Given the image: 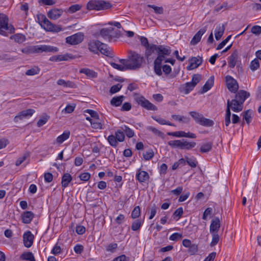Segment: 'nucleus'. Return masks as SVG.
<instances>
[{
  "instance_id": "obj_58",
  "label": "nucleus",
  "mask_w": 261,
  "mask_h": 261,
  "mask_svg": "<svg viewBox=\"0 0 261 261\" xmlns=\"http://www.w3.org/2000/svg\"><path fill=\"white\" fill-rule=\"evenodd\" d=\"M167 169L168 166L166 164L163 163L161 164L159 168L160 175L164 176L166 174Z\"/></svg>"
},
{
  "instance_id": "obj_54",
  "label": "nucleus",
  "mask_w": 261,
  "mask_h": 261,
  "mask_svg": "<svg viewBox=\"0 0 261 261\" xmlns=\"http://www.w3.org/2000/svg\"><path fill=\"white\" fill-rule=\"evenodd\" d=\"M168 135L178 138L185 137L186 132L184 131H177L168 133Z\"/></svg>"
},
{
  "instance_id": "obj_20",
  "label": "nucleus",
  "mask_w": 261,
  "mask_h": 261,
  "mask_svg": "<svg viewBox=\"0 0 261 261\" xmlns=\"http://www.w3.org/2000/svg\"><path fill=\"white\" fill-rule=\"evenodd\" d=\"M63 14L61 9L54 8L49 10L47 13V16L51 19L56 20L59 18Z\"/></svg>"
},
{
  "instance_id": "obj_57",
  "label": "nucleus",
  "mask_w": 261,
  "mask_h": 261,
  "mask_svg": "<svg viewBox=\"0 0 261 261\" xmlns=\"http://www.w3.org/2000/svg\"><path fill=\"white\" fill-rule=\"evenodd\" d=\"M143 158L144 159L148 161L150 159H151L153 156H154V152L152 150H149L147 151H145L144 153H143Z\"/></svg>"
},
{
  "instance_id": "obj_13",
  "label": "nucleus",
  "mask_w": 261,
  "mask_h": 261,
  "mask_svg": "<svg viewBox=\"0 0 261 261\" xmlns=\"http://www.w3.org/2000/svg\"><path fill=\"white\" fill-rule=\"evenodd\" d=\"M229 107V110L231 109L234 112H239L242 110L243 108V103L233 99L230 101L227 100V108Z\"/></svg>"
},
{
  "instance_id": "obj_48",
  "label": "nucleus",
  "mask_w": 261,
  "mask_h": 261,
  "mask_svg": "<svg viewBox=\"0 0 261 261\" xmlns=\"http://www.w3.org/2000/svg\"><path fill=\"white\" fill-rule=\"evenodd\" d=\"M143 223V221L140 219H137L134 221L132 225V229L134 231H137L139 230L141 226L142 225Z\"/></svg>"
},
{
  "instance_id": "obj_18",
  "label": "nucleus",
  "mask_w": 261,
  "mask_h": 261,
  "mask_svg": "<svg viewBox=\"0 0 261 261\" xmlns=\"http://www.w3.org/2000/svg\"><path fill=\"white\" fill-rule=\"evenodd\" d=\"M23 241L25 247L30 248L32 246L34 241V236L30 231H28L23 233Z\"/></svg>"
},
{
  "instance_id": "obj_17",
  "label": "nucleus",
  "mask_w": 261,
  "mask_h": 261,
  "mask_svg": "<svg viewBox=\"0 0 261 261\" xmlns=\"http://www.w3.org/2000/svg\"><path fill=\"white\" fill-rule=\"evenodd\" d=\"M221 226V221L218 217H215L211 221L210 226V233H218Z\"/></svg>"
},
{
  "instance_id": "obj_52",
  "label": "nucleus",
  "mask_w": 261,
  "mask_h": 261,
  "mask_svg": "<svg viewBox=\"0 0 261 261\" xmlns=\"http://www.w3.org/2000/svg\"><path fill=\"white\" fill-rule=\"evenodd\" d=\"M141 214V210L139 206L135 207L131 214V217L133 219H136L140 217Z\"/></svg>"
},
{
  "instance_id": "obj_14",
  "label": "nucleus",
  "mask_w": 261,
  "mask_h": 261,
  "mask_svg": "<svg viewBox=\"0 0 261 261\" xmlns=\"http://www.w3.org/2000/svg\"><path fill=\"white\" fill-rule=\"evenodd\" d=\"M113 31V28L111 27L103 28L101 29L99 32L95 33L94 36L97 38H99L100 36L104 40L110 39L111 37V34Z\"/></svg>"
},
{
  "instance_id": "obj_22",
  "label": "nucleus",
  "mask_w": 261,
  "mask_h": 261,
  "mask_svg": "<svg viewBox=\"0 0 261 261\" xmlns=\"http://www.w3.org/2000/svg\"><path fill=\"white\" fill-rule=\"evenodd\" d=\"M34 217V214L31 211L24 212L21 214V220L24 224H29Z\"/></svg>"
},
{
  "instance_id": "obj_44",
  "label": "nucleus",
  "mask_w": 261,
  "mask_h": 261,
  "mask_svg": "<svg viewBox=\"0 0 261 261\" xmlns=\"http://www.w3.org/2000/svg\"><path fill=\"white\" fill-rule=\"evenodd\" d=\"M121 128L123 131V132L125 133L128 138H132L135 135L134 130L125 125L121 126Z\"/></svg>"
},
{
  "instance_id": "obj_41",
  "label": "nucleus",
  "mask_w": 261,
  "mask_h": 261,
  "mask_svg": "<svg viewBox=\"0 0 261 261\" xmlns=\"http://www.w3.org/2000/svg\"><path fill=\"white\" fill-rule=\"evenodd\" d=\"M20 258L22 260L28 261H36L33 254L31 252H25L23 253Z\"/></svg>"
},
{
  "instance_id": "obj_49",
  "label": "nucleus",
  "mask_w": 261,
  "mask_h": 261,
  "mask_svg": "<svg viewBox=\"0 0 261 261\" xmlns=\"http://www.w3.org/2000/svg\"><path fill=\"white\" fill-rule=\"evenodd\" d=\"M259 67V62L257 59L255 58L253 60L250 64V68L252 71L254 72L258 69Z\"/></svg>"
},
{
  "instance_id": "obj_27",
  "label": "nucleus",
  "mask_w": 261,
  "mask_h": 261,
  "mask_svg": "<svg viewBox=\"0 0 261 261\" xmlns=\"http://www.w3.org/2000/svg\"><path fill=\"white\" fill-rule=\"evenodd\" d=\"M225 30V26L223 24L218 25L215 30V38L219 40L222 36Z\"/></svg>"
},
{
  "instance_id": "obj_7",
  "label": "nucleus",
  "mask_w": 261,
  "mask_h": 261,
  "mask_svg": "<svg viewBox=\"0 0 261 261\" xmlns=\"http://www.w3.org/2000/svg\"><path fill=\"white\" fill-rule=\"evenodd\" d=\"M124 139L125 134L121 128V129L117 130L115 135H109L107 138V141L111 146L115 148L118 146V142L124 141Z\"/></svg>"
},
{
  "instance_id": "obj_30",
  "label": "nucleus",
  "mask_w": 261,
  "mask_h": 261,
  "mask_svg": "<svg viewBox=\"0 0 261 261\" xmlns=\"http://www.w3.org/2000/svg\"><path fill=\"white\" fill-rule=\"evenodd\" d=\"M202 63V60L201 58L194 57L192 58L190 62L189 69H193L197 68Z\"/></svg>"
},
{
  "instance_id": "obj_11",
  "label": "nucleus",
  "mask_w": 261,
  "mask_h": 261,
  "mask_svg": "<svg viewBox=\"0 0 261 261\" xmlns=\"http://www.w3.org/2000/svg\"><path fill=\"white\" fill-rule=\"evenodd\" d=\"M84 35L83 33L79 32L66 38L67 43L71 45H76L82 42L84 39Z\"/></svg>"
},
{
  "instance_id": "obj_10",
  "label": "nucleus",
  "mask_w": 261,
  "mask_h": 261,
  "mask_svg": "<svg viewBox=\"0 0 261 261\" xmlns=\"http://www.w3.org/2000/svg\"><path fill=\"white\" fill-rule=\"evenodd\" d=\"M135 99L138 105L148 110L156 111L158 110L155 106L150 102L144 97L141 95H136Z\"/></svg>"
},
{
  "instance_id": "obj_43",
  "label": "nucleus",
  "mask_w": 261,
  "mask_h": 261,
  "mask_svg": "<svg viewBox=\"0 0 261 261\" xmlns=\"http://www.w3.org/2000/svg\"><path fill=\"white\" fill-rule=\"evenodd\" d=\"M182 140H171L168 142V144L172 148H178L181 149Z\"/></svg>"
},
{
  "instance_id": "obj_35",
  "label": "nucleus",
  "mask_w": 261,
  "mask_h": 261,
  "mask_svg": "<svg viewBox=\"0 0 261 261\" xmlns=\"http://www.w3.org/2000/svg\"><path fill=\"white\" fill-rule=\"evenodd\" d=\"M145 56L148 58L155 51L157 53V45L155 44H150L146 48Z\"/></svg>"
},
{
  "instance_id": "obj_42",
  "label": "nucleus",
  "mask_w": 261,
  "mask_h": 261,
  "mask_svg": "<svg viewBox=\"0 0 261 261\" xmlns=\"http://www.w3.org/2000/svg\"><path fill=\"white\" fill-rule=\"evenodd\" d=\"M243 119L247 124H249L251 121L253 116V112L251 110H248L243 113Z\"/></svg>"
},
{
  "instance_id": "obj_25",
  "label": "nucleus",
  "mask_w": 261,
  "mask_h": 261,
  "mask_svg": "<svg viewBox=\"0 0 261 261\" xmlns=\"http://www.w3.org/2000/svg\"><path fill=\"white\" fill-rule=\"evenodd\" d=\"M80 72L85 74L89 79H94L97 76V72L89 68H82L80 70Z\"/></svg>"
},
{
  "instance_id": "obj_12",
  "label": "nucleus",
  "mask_w": 261,
  "mask_h": 261,
  "mask_svg": "<svg viewBox=\"0 0 261 261\" xmlns=\"http://www.w3.org/2000/svg\"><path fill=\"white\" fill-rule=\"evenodd\" d=\"M225 79L228 89L231 92L236 93L239 88L237 81L230 75H227Z\"/></svg>"
},
{
  "instance_id": "obj_2",
  "label": "nucleus",
  "mask_w": 261,
  "mask_h": 261,
  "mask_svg": "<svg viewBox=\"0 0 261 261\" xmlns=\"http://www.w3.org/2000/svg\"><path fill=\"white\" fill-rule=\"evenodd\" d=\"M143 58L135 51H130L127 59H119V62L125 64L127 69L135 70L141 67Z\"/></svg>"
},
{
  "instance_id": "obj_45",
  "label": "nucleus",
  "mask_w": 261,
  "mask_h": 261,
  "mask_svg": "<svg viewBox=\"0 0 261 261\" xmlns=\"http://www.w3.org/2000/svg\"><path fill=\"white\" fill-rule=\"evenodd\" d=\"M186 165V161L184 158L179 159L177 162H175L172 166V170H175L178 168L184 166Z\"/></svg>"
},
{
  "instance_id": "obj_29",
  "label": "nucleus",
  "mask_w": 261,
  "mask_h": 261,
  "mask_svg": "<svg viewBox=\"0 0 261 261\" xmlns=\"http://www.w3.org/2000/svg\"><path fill=\"white\" fill-rule=\"evenodd\" d=\"M184 159L186 161V164L187 163L191 168L196 167L198 164V161L194 156L189 157L185 155V158Z\"/></svg>"
},
{
  "instance_id": "obj_46",
  "label": "nucleus",
  "mask_w": 261,
  "mask_h": 261,
  "mask_svg": "<svg viewBox=\"0 0 261 261\" xmlns=\"http://www.w3.org/2000/svg\"><path fill=\"white\" fill-rule=\"evenodd\" d=\"M30 156L29 152H25L21 156L19 157L15 162L16 166H20Z\"/></svg>"
},
{
  "instance_id": "obj_9",
  "label": "nucleus",
  "mask_w": 261,
  "mask_h": 261,
  "mask_svg": "<svg viewBox=\"0 0 261 261\" xmlns=\"http://www.w3.org/2000/svg\"><path fill=\"white\" fill-rule=\"evenodd\" d=\"M111 5L110 3L104 1H91L87 5V9L90 10H102L110 8Z\"/></svg>"
},
{
  "instance_id": "obj_23",
  "label": "nucleus",
  "mask_w": 261,
  "mask_h": 261,
  "mask_svg": "<svg viewBox=\"0 0 261 261\" xmlns=\"http://www.w3.org/2000/svg\"><path fill=\"white\" fill-rule=\"evenodd\" d=\"M250 96L249 93L245 90H240L236 95L235 99L243 103L245 100Z\"/></svg>"
},
{
  "instance_id": "obj_37",
  "label": "nucleus",
  "mask_w": 261,
  "mask_h": 261,
  "mask_svg": "<svg viewBox=\"0 0 261 261\" xmlns=\"http://www.w3.org/2000/svg\"><path fill=\"white\" fill-rule=\"evenodd\" d=\"M213 144L211 142L203 143L200 147V151L202 153H207L212 149Z\"/></svg>"
},
{
  "instance_id": "obj_64",
  "label": "nucleus",
  "mask_w": 261,
  "mask_h": 261,
  "mask_svg": "<svg viewBox=\"0 0 261 261\" xmlns=\"http://www.w3.org/2000/svg\"><path fill=\"white\" fill-rule=\"evenodd\" d=\"M251 32L256 35H258L261 33V27L259 25H254L251 28Z\"/></svg>"
},
{
  "instance_id": "obj_15",
  "label": "nucleus",
  "mask_w": 261,
  "mask_h": 261,
  "mask_svg": "<svg viewBox=\"0 0 261 261\" xmlns=\"http://www.w3.org/2000/svg\"><path fill=\"white\" fill-rule=\"evenodd\" d=\"M35 111L32 109H28L25 110H23L20 112L14 118V121L18 122L19 120H22L24 118H29L31 117Z\"/></svg>"
},
{
  "instance_id": "obj_36",
  "label": "nucleus",
  "mask_w": 261,
  "mask_h": 261,
  "mask_svg": "<svg viewBox=\"0 0 261 261\" xmlns=\"http://www.w3.org/2000/svg\"><path fill=\"white\" fill-rule=\"evenodd\" d=\"M152 118L156 121L157 122H158L161 125H167L169 126H175V125L169 122V121H167L161 117H158V116H152Z\"/></svg>"
},
{
  "instance_id": "obj_3",
  "label": "nucleus",
  "mask_w": 261,
  "mask_h": 261,
  "mask_svg": "<svg viewBox=\"0 0 261 261\" xmlns=\"http://www.w3.org/2000/svg\"><path fill=\"white\" fill-rule=\"evenodd\" d=\"M88 45L89 50L95 54H98L99 52H100L102 54L108 57L113 56L111 48L107 44L98 40H90Z\"/></svg>"
},
{
  "instance_id": "obj_40",
  "label": "nucleus",
  "mask_w": 261,
  "mask_h": 261,
  "mask_svg": "<svg viewBox=\"0 0 261 261\" xmlns=\"http://www.w3.org/2000/svg\"><path fill=\"white\" fill-rule=\"evenodd\" d=\"M11 39L14 40L16 42L22 43L25 41V36L21 34H16L11 36Z\"/></svg>"
},
{
  "instance_id": "obj_59",
  "label": "nucleus",
  "mask_w": 261,
  "mask_h": 261,
  "mask_svg": "<svg viewBox=\"0 0 261 261\" xmlns=\"http://www.w3.org/2000/svg\"><path fill=\"white\" fill-rule=\"evenodd\" d=\"M75 109V106L74 105L68 104L66 107L62 110V112L65 113L69 114L74 111Z\"/></svg>"
},
{
  "instance_id": "obj_6",
  "label": "nucleus",
  "mask_w": 261,
  "mask_h": 261,
  "mask_svg": "<svg viewBox=\"0 0 261 261\" xmlns=\"http://www.w3.org/2000/svg\"><path fill=\"white\" fill-rule=\"evenodd\" d=\"M15 31L13 25L9 24V18L4 13H0V35L7 36L8 33H12Z\"/></svg>"
},
{
  "instance_id": "obj_26",
  "label": "nucleus",
  "mask_w": 261,
  "mask_h": 261,
  "mask_svg": "<svg viewBox=\"0 0 261 261\" xmlns=\"http://www.w3.org/2000/svg\"><path fill=\"white\" fill-rule=\"evenodd\" d=\"M72 179L71 175L69 173H65L62 177V187L65 189L69 186L70 182Z\"/></svg>"
},
{
  "instance_id": "obj_62",
  "label": "nucleus",
  "mask_w": 261,
  "mask_h": 261,
  "mask_svg": "<svg viewBox=\"0 0 261 261\" xmlns=\"http://www.w3.org/2000/svg\"><path fill=\"white\" fill-rule=\"evenodd\" d=\"M122 88V85L120 84L113 85L111 87L110 92L112 94H114L118 92Z\"/></svg>"
},
{
  "instance_id": "obj_4",
  "label": "nucleus",
  "mask_w": 261,
  "mask_h": 261,
  "mask_svg": "<svg viewBox=\"0 0 261 261\" xmlns=\"http://www.w3.org/2000/svg\"><path fill=\"white\" fill-rule=\"evenodd\" d=\"M21 51L22 53L25 54L42 53L43 52L55 53L59 51V48L52 45L40 44L22 48Z\"/></svg>"
},
{
  "instance_id": "obj_21",
  "label": "nucleus",
  "mask_w": 261,
  "mask_h": 261,
  "mask_svg": "<svg viewBox=\"0 0 261 261\" xmlns=\"http://www.w3.org/2000/svg\"><path fill=\"white\" fill-rule=\"evenodd\" d=\"M72 56L70 54H66L64 55H58L53 56L50 57L49 60L51 62H60L62 61H67L71 59Z\"/></svg>"
},
{
  "instance_id": "obj_5",
  "label": "nucleus",
  "mask_w": 261,
  "mask_h": 261,
  "mask_svg": "<svg viewBox=\"0 0 261 261\" xmlns=\"http://www.w3.org/2000/svg\"><path fill=\"white\" fill-rule=\"evenodd\" d=\"M38 19L41 27L46 31L58 33L62 31L61 26L54 24L44 15H38Z\"/></svg>"
},
{
  "instance_id": "obj_34",
  "label": "nucleus",
  "mask_w": 261,
  "mask_h": 261,
  "mask_svg": "<svg viewBox=\"0 0 261 261\" xmlns=\"http://www.w3.org/2000/svg\"><path fill=\"white\" fill-rule=\"evenodd\" d=\"M238 60L237 53H233L229 57L228 64L230 68H233L235 67Z\"/></svg>"
},
{
  "instance_id": "obj_28",
  "label": "nucleus",
  "mask_w": 261,
  "mask_h": 261,
  "mask_svg": "<svg viewBox=\"0 0 261 261\" xmlns=\"http://www.w3.org/2000/svg\"><path fill=\"white\" fill-rule=\"evenodd\" d=\"M70 135V133L69 130H65L62 134L57 138L56 143L59 144H62L69 138Z\"/></svg>"
},
{
  "instance_id": "obj_16",
  "label": "nucleus",
  "mask_w": 261,
  "mask_h": 261,
  "mask_svg": "<svg viewBox=\"0 0 261 261\" xmlns=\"http://www.w3.org/2000/svg\"><path fill=\"white\" fill-rule=\"evenodd\" d=\"M136 178L141 183L146 182L149 179V175L147 172L140 168L137 171Z\"/></svg>"
},
{
  "instance_id": "obj_32",
  "label": "nucleus",
  "mask_w": 261,
  "mask_h": 261,
  "mask_svg": "<svg viewBox=\"0 0 261 261\" xmlns=\"http://www.w3.org/2000/svg\"><path fill=\"white\" fill-rule=\"evenodd\" d=\"M196 145L194 142H190L187 140H182L181 149L190 150Z\"/></svg>"
},
{
  "instance_id": "obj_24",
  "label": "nucleus",
  "mask_w": 261,
  "mask_h": 261,
  "mask_svg": "<svg viewBox=\"0 0 261 261\" xmlns=\"http://www.w3.org/2000/svg\"><path fill=\"white\" fill-rule=\"evenodd\" d=\"M214 84V77L211 76L202 88V93H204L210 90Z\"/></svg>"
},
{
  "instance_id": "obj_56",
  "label": "nucleus",
  "mask_w": 261,
  "mask_h": 261,
  "mask_svg": "<svg viewBox=\"0 0 261 261\" xmlns=\"http://www.w3.org/2000/svg\"><path fill=\"white\" fill-rule=\"evenodd\" d=\"M182 238V234L178 232H175L172 234L169 239L172 241H177Z\"/></svg>"
},
{
  "instance_id": "obj_50",
  "label": "nucleus",
  "mask_w": 261,
  "mask_h": 261,
  "mask_svg": "<svg viewBox=\"0 0 261 261\" xmlns=\"http://www.w3.org/2000/svg\"><path fill=\"white\" fill-rule=\"evenodd\" d=\"M212 236V241L210 243L211 247L216 246L220 240V237L218 233H211Z\"/></svg>"
},
{
  "instance_id": "obj_51",
  "label": "nucleus",
  "mask_w": 261,
  "mask_h": 261,
  "mask_svg": "<svg viewBox=\"0 0 261 261\" xmlns=\"http://www.w3.org/2000/svg\"><path fill=\"white\" fill-rule=\"evenodd\" d=\"M40 71V68H39L38 67H34L31 69L27 70L25 72V74L27 75L33 76L39 74Z\"/></svg>"
},
{
  "instance_id": "obj_47",
  "label": "nucleus",
  "mask_w": 261,
  "mask_h": 261,
  "mask_svg": "<svg viewBox=\"0 0 261 261\" xmlns=\"http://www.w3.org/2000/svg\"><path fill=\"white\" fill-rule=\"evenodd\" d=\"M49 118V116H48L46 114H44L42 115L37 122V126L38 127L43 126L48 121Z\"/></svg>"
},
{
  "instance_id": "obj_39",
  "label": "nucleus",
  "mask_w": 261,
  "mask_h": 261,
  "mask_svg": "<svg viewBox=\"0 0 261 261\" xmlns=\"http://www.w3.org/2000/svg\"><path fill=\"white\" fill-rule=\"evenodd\" d=\"M195 87L194 84L191 82H189L183 85L181 87V89L185 94H188L193 90Z\"/></svg>"
},
{
  "instance_id": "obj_61",
  "label": "nucleus",
  "mask_w": 261,
  "mask_h": 261,
  "mask_svg": "<svg viewBox=\"0 0 261 261\" xmlns=\"http://www.w3.org/2000/svg\"><path fill=\"white\" fill-rule=\"evenodd\" d=\"M201 75L198 74H194L191 82L195 86L201 80Z\"/></svg>"
},
{
  "instance_id": "obj_8",
  "label": "nucleus",
  "mask_w": 261,
  "mask_h": 261,
  "mask_svg": "<svg viewBox=\"0 0 261 261\" xmlns=\"http://www.w3.org/2000/svg\"><path fill=\"white\" fill-rule=\"evenodd\" d=\"M189 114L193 118L196 123L204 126H212L214 122L212 120L205 118L201 113L196 111H191Z\"/></svg>"
},
{
  "instance_id": "obj_31",
  "label": "nucleus",
  "mask_w": 261,
  "mask_h": 261,
  "mask_svg": "<svg viewBox=\"0 0 261 261\" xmlns=\"http://www.w3.org/2000/svg\"><path fill=\"white\" fill-rule=\"evenodd\" d=\"M125 97L123 95L115 96L111 100V105L114 107L120 106L124 99Z\"/></svg>"
},
{
  "instance_id": "obj_53",
  "label": "nucleus",
  "mask_w": 261,
  "mask_h": 261,
  "mask_svg": "<svg viewBox=\"0 0 261 261\" xmlns=\"http://www.w3.org/2000/svg\"><path fill=\"white\" fill-rule=\"evenodd\" d=\"M91 126L95 129L102 128V124L100 122L99 118H98V119H93V120L91 121Z\"/></svg>"
},
{
  "instance_id": "obj_60",
  "label": "nucleus",
  "mask_w": 261,
  "mask_h": 261,
  "mask_svg": "<svg viewBox=\"0 0 261 261\" xmlns=\"http://www.w3.org/2000/svg\"><path fill=\"white\" fill-rule=\"evenodd\" d=\"M198 251V246L196 244H192L191 246L189 248L188 252L191 255L195 254Z\"/></svg>"
},
{
  "instance_id": "obj_19",
  "label": "nucleus",
  "mask_w": 261,
  "mask_h": 261,
  "mask_svg": "<svg viewBox=\"0 0 261 261\" xmlns=\"http://www.w3.org/2000/svg\"><path fill=\"white\" fill-rule=\"evenodd\" d=\"M206 31V27L203 28L199 30L194 36L190 42V43L194 45L197 44L200 41L201 37L205 33Z\"/></svg>"
},
{
  "instance_id": "obj_38",
  "label": "nucleus",
  "mask_w": 261,
  "mask_h": 261,
  "mask_svg": "<svg viewBox=\"0 0 261 261\" xmlns=\"http://www.w3.org/2000/svg\"><path fill=\"white\" fill-rule=\"evenodd\" d=\"M120 64L110 62V64L114 68L117 69L118 70L123 71L127 70L126 66L125 64H123L122 62H119Z\"/></svg>"
},
{
  "instance_id": "obj_33",
  "label": "nucleus",
  "mask_w": 261,
  "mask_h": 261,
  "mask_svg": "<svg viewBox=\"0 0 261 261\" xmlns=\"http://www.w3.org/2000/svg\"><path fill=\"white\" fill-rule=\"evenodd\" d=\"M171 117L174 120L186 124H188L190 121V119L189 117L185 116L172 115Z\"/></svg>"
},
{
  "instance_id": "obj_1",
  "label": "nucleus",
  "mask_w": 261,
  "mask_h": 261,
  "mask_svg": "<svg viewBox=\"0 0 261 261\" xmlns=\"http://www.w3.org/2000/svg\"><path fill=\"white\" fill-rule=\"evenodd\" d=\"M171 53L170 47L165 45H157L158 57L154 60L153 63V69L154 73L158 76H161L163 74L161 71V65L162 62L165 59V56H169Z\"/></svg>"
},
{
  "instance_id": "obj_63",
  "label": "nucleus",
  "mask_w": 261,
  "mask_h": 261,
  "mask_svg": "<svg viewBox=\"0 0 261 261\" xmlns=\"http://www.w3.org/2000/svg\"><path fill=\"white\" fill-rule=\"evenodd\" d=\"M61 247L58 245L57 244H56L51 249L50 253L55 255H56L60 254L61 253Z\"/></svg>"
},
{
  "instance_id": "obj_55",
  "label": "nucleus",
  "mask_w": 261,
  "mask_h": 261,
  "mask_svg": "<svg viewBox=\"0 0 261 261\" xmlns=\"http://www.w3.org/2000/svg\"><path fill=\"white\" fill-rule=\"evenodd\" d=\"M230 116L231 112L230 110H229V107H228L226 109V115L225 117V124L226 126H228L230 123Z\"/></svg>"
}]
</instances>
